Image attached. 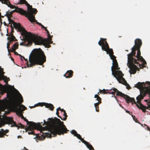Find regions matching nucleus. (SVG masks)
<instances>
[{
	"label": "nucleus",
	"mask_w": 150,
	"mask_h": 150,
	"mask_svg": "<svg viewBox=\"0 0 150 150\" xmlns=\"http://www.w3.org/2000/svg\"><path fill=\"white\" fill-rule=\"evenodd\" d=\"M46 60V56L42 50L40 48L35 49L30 55V63L27 64V66L30 67L35 65H42Z\"/></svg>",
	"instance_id": "obj_4"
},
{
	"label": "nucleus",
	"mask_w": 150,
	"mask_h": 150,
	"mask_svg": "<svg viewBox=\"0 0 150 150\" xmlns=\"http://www.w3.org/2000/svg\"><path fill=\"white\" fill-rule=\"evenodd\" d=\"M33 16L34 17V18H32V17H30V18H31V21H30V20H29L31 22H36V23L37 24H38L39 25H41V24L40 23H39L38 22H37L36 20H35V14H33Z\"/></svg>",
	"instance_id": "obj_24"
},
{
	"label": "nucleus",
	"mask_w": 150,
	"mask_h": 150,
	"mask_svg": "<svg viewBox=\"0 0 150 150\" xmlns=\"http://www.w3.org/2000/svg\"><path fill=\"white\" fill-rule=\"evenodd\" d=\"M21 34L23 37V41L20 43L21 45L30 46L33 42L35 44L40 45L44 41L42 40L36 36V35L30 32H28L25 29H23L22 30L20 31Z\"/></svg>",
	"instance_id": "obj_5"
},
{
	"label": "nucleus",
	"mask_w": 150,
	"mask_h": 150,
	"mask_svg": "<svg viewBox=\"0 0 150 150\" xmlns=\"http://www.w3.org/2000/svg\"><path fill=\"white\" fill-rule=\"evenodd\" d=\"M1 130H2L3 132H6V133L8 132V130H6L5 131H4L3 129H1Z\"/></svg>",
	"instance_id": "obj_41"
},
{
	"label": "nucleus",
	"mask_w": 150,
	"mask_h": 150,
	"mask_svg": "<svg viewBox=\"0 0 150 150\" xmlns=\"http://www.w3.org/2000/svg\"><path fill=\"white\" fill-rule=\"evenodd\" d=\"M4 24L5 26L7 25V24H6L5 22H4Z\"/></svg>",
	"instance_id": "obj_47"
},
{
	"label": "nucleus",
	"mask_w": 150,
	"mask_h": 150,
	"mask_svg": "<svg viewBox=\"0 0 150 150\" xmlns=\"http://www.w3.org/2000/svg\"><path fill=\"white\" fill-rule=\"evenodd\" d=\"M13 52H14V54H15V55H19V56H21V55L19 54H18V53L17 52H16V51H14Z\"/></svg>",
	"instance_id": "obj_38"
},
{
	"label": "nucleus",
	"mask_w": 150,
	"mask_h": 150,
	"mask_svg": "<svg viewBox=\"0 0 150 150\" xmlns=\"http://www.w3.org/2000/svg\"><path fill=\"white\" fill-rule=\"evenodd\" d=\"M94 98H97L96 100L98 101V102H101V98L98 94L95 95L94 96Z\"/></svg>",
	"instance_id": "obj_26"
},
{
	"label": "nucleus",
	"mask_w": 150,
	"mask_h": 150,
	"mask_svg": "<svg viewBox=\"0 0 150 150\" xmlns=\"http://www.w3.org/2000/svg\"><path fill=\"white\" fill-rule=\"evenodd\" d=\"M21 60H22V58H21Z\"/></svg>",
	"instance_id": "obj_55"
},
{
	"label": "nucleus",
	"mask_w": 150,
	"mask_h": 150,
	"mask_svg": "<svg viewBox=\"0 0 150 150\" xmlns=\"http://www.w3.org/2000/svg\"><path fill=\"white\" fill-rule=\"evenodd\" d=\"M146 84L144 82H138L135 85V87L139 89H143L144 87L146 90L148 89L150 91V82L147 81L146 82ZM140 90L141 91V90Z\"/></svg>",
	"instance_id": "obj_12"
},
{
	"label": "nucleus",
	"mask_w": 150,
	"mask_h": 150,
	"mask_svg": "<svg viewBox=\"0 0 150 150\" xmlns=\"http://www.w3.org/2000/svg\"><path fill=\"white\" fill-rule=\"evenodd\" d=\"M107 93L109 94H112L114 95L115 92H117L116 95L117 96H120L122 97H123L124 98L125 100L126 101L127 103H129L130 102H132L134 101V99L133 98H131L128 96L122 93V92L119 91L117 89L114 88L109 90H106Z\"/></svg>",
	"instance_id": "obj_7"
},
{
	"label": "nucleus",
	"mask_w": 150,
	"mask_h": 150,
	"mask_svg": "<svg viewBox=\"0 0 150 150\" xmlns=\"http://www.w3.org/2000/svg\"><path fill=\"white\" fill-rule=\"evenodd\" d=\"M99 92L100 93H103L104 94L107 93V91H106V90L105 89H103V90L99 89Z\"/></svg>",
	"instance_id": "obj_31"
},
{
	"label": "nucleus",
	"mask_w": 150,
	"mask_h": 150,
	"mask_svg": "<svg viewBox=\"0 0 150 150\" xmlns=\"http://www.w3.org/2000/svg\"><path fill=\"white\" fill-rule=\"evenodd\" d=\"M18 44L17 42L15 43L11 48V52H13L14 51H16V50L18 48Z\"/></svg>",
	"instance_id": "obj_23"
},
{
	"label": "nucleus",
	"mask_w": 150,
	"mask_h": 150,
	"mask_svg": "<svg viewBox=\"0 0 150 150\" xmlns=\"http://www.w3.org/2000/svg\"><path fill=\"white\" fill-rule=\"evenodd\" d=\"M56 114L57 115L58 117L60 118L61 119H62V117L60 116L59 115V112L58 111H57Z\"/></svg>",
	"instance_id": "obj_37"
},
{
	"label": "nucleus",
	"mask_w": 150,
	"mask_h": 150,
	"mask_svg": "<svg viewBox=\"0 0 150 150\" xmlns=\"http://www.w3.org/2000/svg\"><path fill=\"white\" fill-rule=\"evenodd\" d=\"M11 27V33L10 35L11 36H12V35H13V33L14 32V29L13 28Z\"/></svg>",
	"instance_id": "obj_36"
},
{
	"label": "nucleus",
	"mask_w": 150,
	"mask_h": 150,
	"mask_svg": "<svg viewBox=\"0 0 150 150\" xmlns=\"http://www.w3.org/2000/svg\"><path fill=\"white\" fill-rule=\"evenodd\" d=\"M10 43H8L7 44V48L8 49V52H11V49H9V48H10Z\"/></svg>",
	"instance_id": "obj_35"
},
{
	"label": "nucleus",
	"mask_w": 150,
	"mask_h": 150,
	"mask_svg": "<svg viewBox=\"0 0 150 150\" xmlns=\"http://www.w3.org/2000/svg\"><path fill=\"white\" fill-rule=\"evenodd\" d=\"M44 29H45V31L47 33V37L48 38V40L46 39H43L41 37H40V36H38V35H36V36L40 37V38H41L44 41L40 45H45L46 46V47L49 48L50 47V45L49 44H51L52 43V41H51V40H52V36H51L50 35V34L49 31L47 29L46 27H45V28Z\"/></svg>",
	"instance_id": "obj_11"
},
{
	"label": "nucleus",
	"mask_w": 150,
	"mask_h": 150,
	"mask_svg": "<svg viewBox=\"0 0 150 150\" xmlns=\"http://www.w3.org/2000/svg\"><path fill=\"white\" fill-rule=\"evenodd\" d=\"M84 144L90 150H92V149L94 150L92 146L91 145L89 142H86L85 140H83V141Z\"/></svg>",
	"instance_id": "obj_21"
},
{
	"label": "nucleus",
	"mask_w": 150,
	"mask_h": 150,
	"mask_svg": "<svg viewBox=\"0 0 150 150\" xmlns=\"http://www.w3.org/2000/svg\"><path fill=\"white\" fill-rule=\"evenodd\" d=\"M75 136L78 139H79L82 142H83V140H84L83 139L81 138V136L80 134H78L77 133Z\"/></svg>",
	"instance_id": "obj_28"
},
{
	"label": "nucleus",
	"mask_w": 150,
	"mask_h": 150,
	"mask_svg": "<svg viewBox=\"0 0 150 150\" xmlns=\"http://www.w3.org/2000/svg\"><path fill=\"white\" fill-rule=\"evenodd\" d=\"M61 112H64V111H65L63 109H61L60 110Z\"/></svg>",
	"instance_id": "obj_45"
},
{
	"label": "nucleus",
	"mask_w": 150,
	"mask_h": 150,
	"mask_svg": "<svg viewBox=\"0 0 150 150\" xmlns=\"http://www.w3.org/2000/svg\"><path fill=\"white\" fill-rule=\"evenodd\" d=\"M5 16H7L8 19V18H11V16H12V13L8 11V12H6V13Z\"/></svg>",
	"instance_id": "obj_27"
},
{
	"label": "nucleus",
	"mask_w": 150,
	"mask_h": 150,
	"mask_svg": "<svg viewBox=\"0 0 150 150\" xmlns=\"http://www.w3.org/2000/svg\"><path fill=\"white\" fill-rule=\"evenodd\" d=\"M73 72L72 70L67 71V72L64 75L66 78H70L73 75Z\"/></svg>",
	"instance_id": "obj_19"
},
{
	"label": "nucleus",
	"mask_w": 150,
	"mask_h": 150,
	"mask_svg": "<svg viewBox=\"0 0 150 150\" xmlns=\"http://www.w3.org/2000/svg\"><path fill=\"white\" fill-rule=\"evenodd\" d=\"M110 58L112 60L113 65L111 67L112 74L116 78V79L120 83H122L127 86V88L129 89L130 86L127 83L125 79L123 77L124 74L122 72L118 70L120 68L118 67V64L116 59V57L113 54L109 55Z\"/></svg>",
	"instance_id": "obj_6"
},
{
	"label": "nucleus",
	"mask_w": 150,
	"mask_h": 150,
	"mask_svg": "<svg viewBox=\"0 0 150 150\" xmlns=\"http://www.w3.org/2000/svg\"><path fill=\"white\" fill-rule=\"evenodd\" d=\"M28 133L29 134H33V132L32 131H31L30 132H28Z\"/></svg>",
	"instance_id": "obj_39"
},
{
	"label": "nucleus",
	"mask_w": 150,
	"mask_h": 150,
	"mask_svg": "<svg viewBox=\"0 0 150 150\" xmlns=\"http://www.w3.org/2000/svg\"><path fill=\"white\" fill-rule=\"evenodd\" d=\"M71 134H73L74 136H76L77 133V132L74 130H72L71 131Z\"/></svg>",
	"instance_id": "obj_32"
},
{
	"label": "nucleus",
	"mask_w": 150,
	"mask_h": 150,
	"mask_svg": "<svg viewBox=\"0 0 150 150\" xmlns=\"http://www.w3.org/2000/svg\"><path fill=\"white\" fill-rule=\"evenodd\" d=\"M141 95H139L137 97V99L138 103L140 105V104L142 103L141 102V100L145 96L146 94V91H143V92L141 91L140 90Z\"/></svg>",
	"instance_id": "obj_17"
},
{
	"label": "nucleus",
	"mask_w": 150,
	"mask_h": 150,
	"mask_svg": "<svg viewBox=\"0 0 150 150\" xmlns=\"http://www.w3.org/2000/svg\"><path fill=\"white\" fill-rule=\"evenodd\" d=\"M14 12L19 13L22 15L25 16V17L28 16L27 15L25 14L26 13V11L24 10L23 9L18 8V7H17L16 8H15V9L13 10L12 13Z\"/></svg>",
	"instance_id": "obj_16"
},
{
	"label": "nucleus",
	"mask_w": 150,
	"mask_h": 150,
	"mask_svg": "<svg viewBox=\"0 0 150 150\" xmlns=\"http://www.w3.org/2000/svg\"><path fill=\"white\" fill-rule=\"evenodd\" d=\"M148 107L150 108V101L148 102V103L147 104Z\"/></svg>",
	"instance_id": "obj_42"
},
{
	"label": "nucleus",
	"mask_w": 150,
	"mask_h": 150,
	"mask_svg": "<svg viewBox=\"0 0 150 150\" xmlns=\"http://www.w3.org/2000/svg\"><path fill=\"white\" fill-rule=\"evenodd\" d=\"M9 22V24H11V26H12V24H13L14 27L19 30V31L22 30L23 29H25L22 26H21V24L20 23H17L15 22L13 20H12L11 18H8V19Z\"/></svg>",
	"instance_id": "obj_14"
},
{
	"label": "nucleus",
	"mask_w": 150,
	"mask_h": 150,
	"mask_svg": "<svg viewBox=\"0 0 150 150\" xmlns=\"http://www.w3.org/2000/svg\"><path fill=\"white\" fill-rule=\"evenodd\" d=\"M41 26V27L42 28H44V29L45 28V26H44L43 25H42V24H41V25H40Z\"/></svg>",
	"instance_id": "obj_43"
},
{
	"label": "nucleus",
	"mask_w": 150,
	"mask_h": 150,
	"mask_svg": "<svg viewBox=\"0 0 150 150\" xmlns=\"http://www.w3.org/2000/svg\"><path fill=\"white\" fill-rule=\"evenodd\" d=\"M7 39L9 40V42L8 43H9L10 44L12 43L13 41L17 40L13 35H12V36H11V37H8Z\"/></svg>",
	"instance_id": "obj_20"
},
{
	"label": "nucleus",
	"mask_w": 150,
	"mask_h": 150,
	"mask_svg": "<svg viewBox=\"0 0 150 150\" xmlns=\"http://www.w3.org/2000/svg\"><path fill=\"white\" fill-rule=\"evenodd\" d=\"M9 0H2L3 1V4H4L7 5L8 7H10L11 8H16L18 6H16L14 5H13L11 4Z\"/></svg>",
	"instance_id": "obj_18"
},
{
	"label": "nucleus",
	"mask_w": 150,
	"mask_h": 150,
	"mask_svg": "<svg viewBox=\"0 0 150 150\" xmlns=\"http://www.w3.org/2000/svg\"><path fill=\"white\" fill-rule=\"evenodd\" d=\"M126 112H127V113H129L130 115H131V114L130 113V112L129 111H128L127 110L126 111Z\"/></svg>",
	"instance_id": "obj_46"
},
{
	"label": "nucleus",
	"mask_w": 150,
	"mask_h": 150,
	"mask_svg": "<svg viewBox=\"0 0 150 150\" xmlns=\"http://www.w3.org/2000/svg\"><path fill=\"white\" fill-rule=\"evenodd\" d=\"M106 39L101 38L100 40L98 42V44L99 45L101 46L102 50L106 51L107 53L109 54V55H110L113 54L114 53L113 50L109 48L108 44L106 41Z\"/></svg>",
	"instance_id": "obj_9"
},
{
	"label": "nucleus",
	"mask_w": 150,
	"mask_h": 150,
	"mask_svg": "<svg viewBox=\"0 0 150 150\" xmlns=\"http://www.w3.org/2000/svg\"><path fill=\"white\" fill-rule=\"evenodd\" d=\"M5 121L7 124H11L12 125L11 126H15L16 127H18V128L20 127L21 128L23 129L24 128V126L20 123L19 125L20 126L18 127L16 125V122L14 121L13 119L11 117H7L5 119Z\"/></svg>",
	"instance_id": "obj_13"
},
{
	"label": "nucleus",
	"mask_w": 150,
	"mask_h": 150,
	"mask_svg": "<svg viewBox=\"0 0 150 150\" xmlns=\"http://www.w3.org/2000/svg\"><path fill=\"white\" fill-rule=\"evenodd\" d=\"M44 105L46 108H50V110H53L54 108L53 105L51 104L48 103H44Z\"/></svg>",
	"instance_id": "obj_22"
},
{
	"label": "nucleus",
	"mask_w": 150,
	"mask_h": 150,
	"mask_svg": "<svg viewBox=\"0 0 150 150\" xmlns=\"http://www.w3.org/2000/svg\"><path fill=\"white\" fill-rule=\"evenodd\" d=\"M149 101L148 100H144L146 102L148 103V102H149V101Z\"/></svg>",
	"instance_id": "obj_48"
},
{
	"label": "nucleus",
	"mask_w": 150,
	"mask_h": 150,
	"mask_svg": "<svg viewBox=\"0 0 150 150\" xmlns=\"http://www.w3.org/2000/svg\"><path fill=\"white\" fill-rule=\"evenodd\" d=\"M18 138H21V136H20V135L19 136H18Z\"/></svg>",
	"instance_id": "obj_49"
},
{
	"label": "nucleus",
	"mask_w": 150,
	"mask_h": 150,
	"mask_svg": "<svg viewBox=\"0 0 150 150\" xmlns=\"http://www.w3.org/2000/svg\"><path fill=\"white\" fill-rule=\"evenodd\" d=\"M101 103L100 102H98L94 103V106L96 108V110L97 112L99 111V105Z\"/></svg>",
	"instance_id": "obj_25"
},
{
	"label": "nucleus",
	"mask_w": 150,
	"mask_h": 150,
	"mask_svg": "<svg viewBox=\"0 0 150 150\" xmlns=\"http://www.w3.org/2000/svg\"><path fill=\"white\" fill-rule=\"evenodd\" d=\"M0 1H1L2 3H3V1H2V0H0Z\"/></svg>",
	"instance_id": "obj_53"
},
{
	"label": "nucleus",
	"mask_w": 150,
	"mask_h": 150,
	"mask_svg": "<svg viewBox=\"0 0 150 150\" xmlns=\"http://www.w3.org/2000/svg\"><path fill=\"white\" fill-rule=\"evenodd\" d=\"M6 132H3V131H0V138L4 137V136L5 135Z\"/></svg>",
	"instance_id": "obj_30"
},
{
	"label": "nucleus",
	"mask_w": 150,
	"mask_h": 150,
	"mask_svg": "<svg viewBox=\"0 0 150 150\" xmlns=\"http://www.w3.org/2000/svg\"><path fill=\"white\" fill-rule=\"evenodd\" d=\"M145 126H146L147 127V130H149V131H150V128L147 125H144Z\"/></svg>",
	"instance_id": "obj_40"
},
{
	"label": "nucleus",
	"mask_w": 150,
	"mask_h": 150,
	"mask_svg": "<svg viewBox=\"0 0 150 150\" xmlns=\"http://www.w3.org/2000/svg\"><path fill=\"white\" fill-rule=\"evenodd\" d=\"M137 64V65L139 66L140 68H142L143 67H145L144 64L141 65L138 62H135L132 60L131 61L128 59V66L130 69L129 71L131 74L136 73L137 70L139 71V69L136 65L134 64Z\"/></svg>",
	"instance_id": "obj_8"
},
{
	"label": "nucleus",
	"mask_w": 150,
	"mask_h": 150,
	"mask_svg": "<svg viewBox=\"0 0 150 150\" xmlns=\"http://www.w3.org/2000/svg\"><path fill=\"white\" fill-rule=\"evenodd\" d=\"M61 108L60 107L58 108L57 109V111H59V110H60Z\"/></svg>",
	"instance_id": "obj_44"
},
{
	"label": "nucleus",
	"mask_w": 150,
	"mask_h": 150,
	"mask_svg": "<svg viewBox=\"0 0 150 150\" xmlns=\"http://www.w3.org/2000/svg\"><path fill=\"white\" fill-rule=\"evenodd\" d=\"M142 45L141 40L139 39H137L135 40V45L131 49L132 52L127 54L128 59L131 60L134 62L140 61L143 64H146V62L143 57L141 56L140 48Z\"/></svg>",
	"instance_id": "obj_3"
},
{
	"label": "nucleus",
	"mask_w": 150,
	"mask_h": 150,
	"mask_svg": "<svg viewBox=\"0 0 150 150\" xmlns=\"http://www.w3.org/2000/svg\"><path fill=\"white\" fill-rule=\"evenodd\" d=\"M19 94L21 96L20 98L18 100L16 99L13 100L11 102L10 107L13 110L17 111L18 114L21 116V118L24 121L26 122L27 125L29 126V127H27L28 129L31 128H35L36 127L35 123L32 122L28 121V120L23 116L22 112L26 109V108L23 105H20L23 101L22 96L20 93Z\"/></svg>",
	"instance_id": "obj_2"
},
{
	"label": "nucleus",
	"mask_w": 150,
	"mask_h": 150,
	"mask_svg": "<svg viewBox=\"0 0 150 150\" xmlns=\"http://www.w3.org/2000/svg\"><path fill=\"white\" fill-rule=\"evenodd\" d=\"M146 90L147 91V92H150L149 97H150V91H149V90H148V89H146Z\"/></svg>",
	"instance_id": "obj_50"
},
{
	"label": "nucleus",
	"mask_w": 150,
	"mask_h": 150,
	"mask_svg": "<svg viewBox=\"0 0 150 150\" xmlns=\"http://www.w3.org/2000/svg\"><path fill=\"white\" fill-rule=\"evenodd\" d=\"M6 35H7V36H10V37H11V36L10 35H9V34H6Z\"/></svg>",
	"instance_id": "obj_52"
},
{
	"label": "nucleus",
	"mask_w": 150,
	"mask_h": 150,
	"mask_svg": "<svg viewBox=\"0 0 150 150\" xmlns=\"http://www.w3.org/2000/svg\"><path fill=\"white\" fill-rule=\"evenodd\" d=\"M49 136H50V134H49Z\"/></svg>",
	"instance_id": "obj_56"
},
{
	"label": "nucleus",
	"mask_w": 150,
	"mask_h": 150,
	"mask_svg": "<svg viewBox=\"0 0 150 150\" xmlns=\"http://www.w3.org/2000/svg\"><path fill=\"white\" fill-rule=\"evenodd\" d=\"M120 106L121 107H122V108H123V107H122V106H121V104H120Z\"/></svg>",
	"instance_id": "obj_54"
},
{
	"label": "nucleus",
	"mask_w": 150,
	"mask_h": 150,
	"mask_svg": "<svg viewBox=\"0 0 150 150\" xmlns=\"http://www.w3.org/2000/svg\"><path fill=\"white\" fill-rule=\"evenodd\" d=\"M22 57L25 60H26V61H27V59H25L24 57Z\"/></svg>",
	"instance_id": "obj_51"
},
{
	"label": "nucleus",
	"mask_w": 150,
	"mask_h": 150,
	"mask_svg": "<svg viewBox=\"0 0 150 150\" xmlns=\"http://www.w3.org/2000/svg\"><path fill=\"white\" fill-rule=\"evenodd\" d=\"M132 117H133V120L136 122H137V123H138V121L137 120V118H136L135 117V116H133V115H132Z\"/></svg>",
	"instance_id": "obj_33"
},
{
	"label": "nucleus",
	"mask_w": 150,
	"mask_h": 150,
	"mask_svg": "<svg viewBox=\"0 0 150 150\" xmlns=\"http://www.w3.org/2000/svg\"><path fill=\"white\" fill-rule=\"evenodd\" d=\"M48 120L49 121L47 122L44 120V124L46 126L44 127H42V130L49 131L54 137L57 134L64 135L69 131L64 125L63 122L61 121L59 119L55 117L54 118H49Z\"/></svg>",
	"instance_id": "obj_1"
},
{
	"label": "nucleus",
	"mask_w": 150,
	"mask_h": 150,
	"mask_svg": "<svg viewBox=\"0 0 150 150\" xmlns=\"http://www.w3.org/2000/svg\"><path fill=\"white\" fill-rule=\"evenodd\" d=\"M64 116L65 117H64L63 118V119L62 118V119H61L62 120H66L67 118V113H66V111H64Z\"/></svg>",
	"instance_id": "obj_29"
},
{
	"label": "nucleus",
	"mask_w": 150,
	"mask_h": 150,
	"mask_svg": "<svg viewBox=\"0 0 150 150\" xmlns=\"http://www.w3.org/2000/svg\"><path fill=\"white\" fill-rule=\"evenodd\" d=\"M131 103H132V105L133 104V103L136 104V106H137V107L139 109L142 110V111L144 112H146V109H148L149 108L148 106L147 107H146L145 106L143 105L142 103H141L140 104V105H139L138 104L136 103L135 100L134 101Z\"/></svg>",
	"instance_id": "obj_15"
},
{
	"label": "nucleus",
	"mask_w": 150,
	"mask_h": 150,
	"mask_svg": "<svg viewBox=\"0 0 150 150\" xmlns=\"http://www.w3.org/2000/svg\"><path fill=\"white\" fill-rule=\"evenodd\" d=\"M25 0H20V1L18 2V4H24Z\"/></svg>",
	"instance_id": "obj_34"
},
{
	"label": "nucleus",
	"mask_w": 150,
	"mask_h": 150,
	"mask_svg": "<svg viewBox=\"0 0 150 150\" xmlns=\"http://www.w3.org/2000/svg\"><path fill=\"white\" fill-rule=\"evenodd\" d=\"M24 4H25L27 6V12L26 11L25 14L27 15L28 16H26V17L28 18L29 20L31 21V19L30 18L32 17L34 18V17L33 14H35L38 11L36 9L33 8L32 6L30 5L25 0Z\"/></svg>",
	"instance_id": "obj_10"
}]
</instances>
